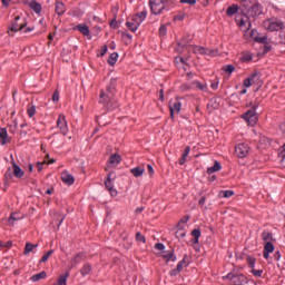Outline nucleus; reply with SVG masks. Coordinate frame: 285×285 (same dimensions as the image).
<instances>
[{"label":"nucleus","mask_w":285,"mask_h":285,"mask_svg":"<svg viewBox=\"0 0 285 285\" xmlns=\"http://www.w3.org/2000/svg\"><path fill=\"white\" fill-rule=\"evenodd\" d=\"M170 117H175V112H177V115H179V112H181V102L176 101L174 102L170 107Z\"/></svg>","instance_id":"15"},{"label":"nucleus","mask_w":285,"mask_h":285,"mask_svg":"<svg viewBox=\"0 0 285 285\" xmlns=\"http://www.w3.org/2000/svg\"><path fill=\"white\" fill-rule=\"evenodd\" d=\"M118 58H119V53L117 52L111 53L107 60L109 66H115V63H117Z\"/></svg>","instance_id":"32"},{"label":"nucleus","mask_w":285,"mask_h":285,"mask_svg":"<svg viewBox=\"0 0 285 285\" xmlns=\"http://www.w3.org/2000/svg\"><path fill=\"white\" fill-rule=\"evenodd\" d=\"M240 61L245 63V61H253V55L252 53H243L240 57Z\"/></svg>","instance_id":"47"},{"label":"nucleus","mask_w":285,"mask_h":285,"mask_svg":"<svg viewBox=\"0 0 285 285\" xmlns=\"http://www.w3.org/2000/svg\"><path fill=\"white\" fill-rule=\"evenodd\" d=\"M136 17H138L139 19H141L142 22H144V21H146V17H148V11L144 10V11H141V12H138V13H136Z\"/></svg>","instance_id":"52"},{"label":"nucleus","mask_w":285,"mask_h":285,"mask_svg":"<svg viewBox=\"0 0 285 285\" xmlns=\"http://www.w3.org/2000/svg\"><path fill=\"white\" fill-rule=\"evenodd\" d=\"M83 259H86V253L79 252L78 254H76L70 261L71 268H77V265L81 264Z\"/></svg>","instance_id":"9"},{"label":"nucleus","mask_w":285,"mask_h":285,"mask_svg":"<svg viewBox=\"0 0 285 285\" xmlns=\"http://www.w3.org/2000/svg\"><path fill=\"white\" fill-rule=\"evenodd\" d=\"M37 246H39V245L32 244V243H26L23 255H30V253H32V250H35V248H37Z\"/></svg>","instance_id":"24"},{"label":"nucleus","mask_w":285,"mask_h":285,"mask_svg":"<svg viewBox=\"0 0 285 285\" xmlns=\"http://www.w3.org/2000/svg\"><path fill=\"white\" fill-rule=\"evenodd\" d=\"M255 35V30H252V39H254V41H256L257 43H266L268 41L267 37H254Z\"/></svg>","instance_id":"33"},{"label":"nucleus","mask_w":285,"mask_h":285,"mask_svg":"<svg viewBox=\"0 0 285 285\" xmlns=\"http://www.w3.org/2000/svg\"><path fill=\"white\" fill-rule=\"evenodd\" d=\"M167 28L166 24H161L159 28V35L160 37H166Z\"/></svg>","instance_id":"56"},{"label":"nucleus","mask_w":285,"mask_h":285,"mask_svg":"<svg viewBox=\"0 0 285 285\" xmlns=\"http://www.w3.org/2000/svg\"><path fill=\"white\" fill-rule=\"evenodd\" d=\"M284 28V22H269L268 30L272 32H278V30H282Z\"/></svg>","instance_id":"17"},{"label":"nucleus","mask_w":285,"mask_h":285,"mask_svg":"<svg viewBox=\"0 0 285 285\" xmlns=\"http://www.w3.org/2000/svg\"><path fill=\"white\" fill-rule=\"evenodd\" d=\"M223 72H226L227 75H233L235 70V66L233 65H225L222 67Z\"/></svg>","instance_id":"35"},{"label":"nucleus","mask_w":285,"mask_h":285,"mask_svg":"<svg viewBox=\"0 0 285 285\" xmlns=\"http://www.w3.org/2000/svg\"><path fill=\"white\" fill-rule=\"evenodd\" d=\"M136 239L142 244H146V236H144L140 232L136 233Z\"/></svg>","instance_id":"53"},{"label":"nucleus","mask_w":285,"mask_h":285,"mask_svg":"<svg viewBox=\"0 0 285 285\" xmlns=\"http://www.w3.org/2000/svg\"><path fill=\"white\" fill-rule=\"evenodd\" d=\"M19 214L17 213H11L10 217L8 218V226H14V222H19V219H21V217L17 216Z\"/></svg>","instance_id":"27"},{"label":"nucleus","mask_w":285,"mask_h":285,"mask_svg":"<svg viewBox=\"0 0 285 285\" xmlns=\"http://www.w3.org/2000/svg\"><path fill=\"white\" fill-rule=\"evenodd\" d=\"M130 173L136 177H141L144 173H146V169L144 167H135L130 169Z\"/></svg>","instance_id":"21"},{"label":"nucleus","mask_w":285,"mask_h":285,"mask_svg":"<svg viewBox=\"0 0 285 285\" xmlns=\"http://www.w3.org/2000/svg\"><path fill=\"white\" fill-rule=\"evenodd\" d=\"M161 257L165 259V262H170V258L173 257V250L163 252Z\"/></svg>","instance_id":"49"},{"label":"nucleus","mask_w":285,"mask_h":285,"mask_svg":"<svg viewBox=\"0 0 285 285\" xmlns=\"http://www.w3.org/2000/svg\"><path fill=\"white\" fill-rule=\"evenodd\" d=\"M114 179H117V176L115 175V171H110L105 180V186L110 193L111 197H117V189H115V185L112 184Z\"/></svg>","instance_id":"5"},{"label":"nucleus","mask_w":285,"mask_h":285,"mask_svg":"<svg viewBox=\"0 0 285 285\" xmlns=\"http://www.w3.org/2000/svg\"><path fill=\"white\" fill-rule=\"evenodd\" d=\"M107 52H108V46L104 45L101 47V52H100L99 57H105Z\"/></svg>","instance_id":"58"},{"label":"nucleus","mask_w":285,"mask_h":285,"mask_svg":"<svg viewBox=\"0 0 285 285\" xmlns=\"http://www.w3.org/2000/svg\"><path fill=\"white\" fill-rule=\"evenodd\" d=\"M80 273L83 277H86V275H90V273H92V266L89 263L85 264L80 269Z\"/></svg>","instance_id":"25"},{"label":"nucleus","mask_w":285,"mask_h":285,"mask_svg":"<svg viewBox=\"0 0 285 285\" xmlns=\"http://www.w3.org/2000/svg\"><path fill=\"white\" fill-rule=\"evenodd\" d=\"M237 12H239V6H237V4H232L226 10L227 17H233V16L237 14Z\"/></svg>","instance_id":"20"},{"label":"nucleus","mask_w":285,"mask_h":285,"mask_svg":"<svg viewBox=\"0 0 285 285\" xmlns=\"http://www.w3.org/2000/svg\"><path fill=\"white\" fill-rule=\"evenodd\" d=\"M110 28H117V16L110 21Z\"/></svg>","instance_id":"64"},{"label":"nucleus","mask_w":285,"mask_h":285,"mask_svg":"<svg viewBox=\"0 0 285 285\" xmlns=\"http://www.w3.org/2000/svg\"><path fill=\"white\" fill-rule=\"evenodd\" d=\"M61 181H63V184H67V186H72V184H75V176L69 174L68 171H63L61 174Z\"/></svg>","instance_id":"11"},{"label":"nucleus","mask_w":285,"mask_h":285,"mask_svg":"<svg viewBox=\"0 0 285 285\" xmlns=\"http://www.w3.org/2000/svg\"><path fill=\"white\" fill-rule=\"evenodd\" d=\"M155 248H156V250H164V248H166V246H164L163 243H157V244L155 245Z\"/></svg>","instance_id":"63"},{"label":"nucleus","mask_w":285,"mask_h":285,"mask_svg":"<svg viewBox=\"0 0 285 285\" xmlns=\"http://www.w3.org/2000/svg\"><path fill=\"white\" fill-rule=\"evenodd\" d=\"M169 0H149L151 14L158 16L166 10Z\"/></svg>","instance_id":"2"},{"label":"nucleus","mask_w":285,"mask_h":285,"mask_svg":"<svg viewBox=\"0 0 285 285\" xmlns=\"http://www.w3.org/2000/svg\"><path fill=\"white\" fill-rule=\"evenodd\" d=\"M191 235L194 239H199L202 237V230L199 228L193 229Z\"/></svg>","instance_id":"50"},{"label":"nucleus","mask_w":285,"mask_h":285,"mask_svg":"<svg viewBox=\"0 0 285 285\" xmlns=\"http://www.w3.org/2000/svg\"><path fill=\"white\" fill-rule=\"evenodd\" d=\"M73 30H79L85 37H90V28L87 24H78L73 27Z\"/></svg>","instance_id":"14"},{"label":"nucleus","mask_w":285,"mask_h":285,"mask_svg":"<svg viewBox=\"0 0 285 285\" xmlns=\"http://www.w3.org/2000/svg\"><path fill=\"white\" fill-rule=\"evenodd\" d=\"M278 156L282 157V159H284V157H285V144L281 147V151L278 153Z\"/></svg>","instance_id":"62"},{"label":"nucleus","mask_w":285,"mask_h":285,"mask_svg":"<svg viewBox=\"0 0 285 285\" xmlns=\"http://www.w3.org/2000/svg\"><path fill=\"white\" fill-rule=\"evenodd\" d=\"M181 271H184V267H183V265H180V263H178V264H177V268L171 269V271L169 272V275H170L171 277H177V275H178L179 273H181Z\"/></svg>","instance_id":"30"},{"label":"nucleus","mask_w":285,"mask_h":285,"mask_svg":"<svg viewBox=\"0 0 285 285\" xmlns=\"http://www.w3.org/2000/svg\"><path fill=\"white\" fill-rule=\"evenodd\" d=\"M126 26H127L128 30H130L131 32H137V29L139 28V27H137V24L134 23L132 21H127V22H126Z\"/></svg>","instance_id":"42"},{"label":"nucleus","mask_w":285,"mask_h":285,"mask_svg":"<svg viewBox=\"0 0 285 285\" xmlns=\"http://www.w3.org/2000/svg\"><path fill=\"white\" fill-rule=\"evenodd\" d=\"M246 262H247L249 268L253 269V268H255V263L257 262V259H256L255 257L248 255V256L246 257Z\"/></svg>","instance_id":"38"},{"label":"nucleus","mask_w":285,"mask_h":285,"mask_svg":"<svg viewBox=\"0 0 285 285\" xmlns=\"http://www.w3.org/2000/svg\"><path fill=\"white\" fill-rule=\"evenodd\" d=\"M244 86H245V88H250V86H253L252 80H250L249 78H246V79L244 80Z\"/></svg>","instance_id":"61"},{"label":"nucleus","mask_w":285,"mask_h":285,"mask_svg":"<svg viewBox=\"0 0 285 285\" xmlns=\"http://www.w3.org/2000/svg\"><path fill=\"white\" fill-rule=\"evenodd\" d=\"M259 77H261V73L259 71H254L249 77V81H252L253 83H257V81H259Z\"/></svg>","instance_id":"36"},{"label":"nucleus","mask_w":285,"mask_h":285,"mask_svg":"<svg viewBox=\"0 0 285 285\" xmlns=\"http://www.w3.org/2000/svg\"><path fill=\"white\" fill-rule=\"evenodd\" d=\"M222 168V164L219 161H215L213 167L207 168V175H213V173H218Z\"/></svg>","instance_id":"23"},{"label":"nucleus","mask_w":285,"mask_h":285,"mask_svg":"<svg viewBox=\"0 0 285 285\" xmlns=\"http://www.w3.org/2000/svg\"><path fill=\"white\" fill-rule=\"evenodd\" d=\"M52 101L57 104L59 101V90H56L52 95Z\"/></svg>","instance_id":"59"},{"label":"nucleus","mask_w":285,"mask_h":285,"mask_svg":"<svg viewBox=\"0 0 285 285\" xmlns=\"http://www.w3.org/2000/svg\"><path fill=\"white\" fill-rule=\"evenodd\" d=\"M178 264H180L183 268H187V266H189L190 264V261H188V255L185 254L183 259Z\"/></svg>","instance_id":"44"},{"label":"nucleus","mask_w":285,"mask_h":285,"mask_svg":"<svg viewBox=\"0 0 285 285\" xmlns=\"http://www.w3.org/2000/svg\"><path fill=\"white\" fill-rule=\"evenodd\" d=\"M12 164V173H13V177H17L18 179H21V177H23V175H26V171H23V169H21V167H19V165H17V163H14V160L11 161Z\"/></svg>","instance_id":"12"},{"label":"nucleus","mask_w":285,"mask_h":285,"mask_svg":"<svg viewBox=\"0 0 285 285\" xmlns=\"http://www.w3.org/2000/svg\"><path fill=\"white\" fill-rule=\"evenodd\" d=\"M275 250V245H273L271 242H267L264 245V252L265 253H273Z\"/></svg>","instance_id":"39"},{"label":"nucleus","mask_w":285,"mask_h":285,"mask_svg":"<svg viewBox=\"0 0 285 285\" xmlns=\"http://www.w3.org/2000/svg\"><path fill=\"white\" fill-rule=\"evenodd\" d=\"M263 242H273V234L271 232H263L262 234Z\"/></svg>","instance_id":"37"},{"label":"nucleus","mask_w":285,"mask_h":285,"mask_svg":"<svg viewBox=\"0 0 285 285\" xmlns=\"http://www.w3.org/2000/svg\"><path fill=\"white\" fill-rule=\"evenodd\" d=\"M14 173L12 171V167H9L4 174V184L8 185L10 184Z\"/></svg>","instance_id":"26"},{"label":"nucleus","mask_w":285,"mask_h":285,"mask_svg":"<svg viewBox=\"0 0 285 285\" xmlns=\"http://www.w3.org/2000/svg\"><path fill=\"white\" fill-rule=\"evenodd\" d=\"M248 14L250 17H259V14H262V4L255 2L254 4H252L248 9Z\"/></svg>","instance_id":"10"},{"label":"nucleus","mask_w":285,"mask_h":285,"mask_svg":"<svg viewBox=\"0 0 285 285\" xmlns=\"http://www.w3.org/2000/svg\"><path fill=\"white\" fill-rule=\"evenodd\" d=\"M66 12V4H63V2L57 0L56 1V13L59 14V17H61V14H65Z\"/></svg>","instance_id":"19"},{"label":"nucleus","mask_w":285,"mask_h":285,"mask_svg":"<svg viewBox=\"0 0 285 285\" xmlns=\"http://www.w3.org/2000/svg\"><path fill=\"white\" fill-rule=\"evenodd\" d=\"M47 274L46 272H40L38 274H35L33 276H31V282H39L40 279H46Z\"/></svg>","instance_id":"29"},{"label":"nucleus","mask_w":285,"mask_h":285,"mask_svg":"<svg viewBox=\"0 0 285 285\" xmlns=\"http://www.w3.org/2000/svg\"><path fill=\"white\" fill-rule=\"evenodd\" d=\"M226 279H229L230 284L233 285H246L248 284V279L246 278V276H244V274H228L226 276Z\"/></svg>","instance_id":"6"},{"label":"nucleus","mask_w":285,"mask_h":285,"mask_svg":"<svg viewBox=\"0 0 285 285\" xmlns=\"http://www.w3.org/2000/svg\"><path fill=\"white\" fill-rule=\"evenodd\" d=\"M117 87V78H111L109 86H107L106 90H111L115 92V88Z\"/></svg>","instance_id":"43"},{"label":"nucleus","mask_w":285,"mask_h":285,"mask_svg":"<svg viewBox=\"0 0 285 285\" xmlns=\"http://www.w3.org/2000/svg\"><path fill=\"white\" fill-rule=\"evenodd\" d=\"M193 86H196V88L198 90H202L203 92H206V90H208V87L206 86V83L200 82V81H194Z\"/></svg>","instance_id":"34"},{"label":"nucleus","mask_w":285,"mask_h":285,"mask_svg":"<svg viewBox=\"0 0 285 285\" xmlns=\"http://www.w3.org/2000/svg\"><path fill=\"white\" fill-rule=\"evenodd\" d=\"M99 104H102L107 110H115L117 108V100H115V91L110 89L101 90L99 95Z\"/></svg>","instance_id":"1"},{"label":"nucleus","mask_w":285,"mask_h":285,"mask_svg":"<svg viewBox=\"0 0 285 285\" xmlns=\"http://www.w3.org/2000/svg\"><path fill=\"white\" fill-rule=\"evenodd\" d=\"M220 195H222V197H225V199H228L229 197H233V195H235V191H233V190H222Z\"/></svg>","instance_id":"48"},{"label":"nucleus","mask_w":285,"mask_h":285,"mask_svg":"<svg viewBox=\"0 0 285 285\" xmlns=\"http://www.w3.org/2000/svg\"><path fill=\"white\" fill-rule=\"evenodd\" d=\"M180 3H188V6H195V3H197V0H180Z\"/></svg>","instance_id":"60"},{"label":"nucleus","mask_w":285,"mask_h":285,"mask_svg":"<svg viewBox=\"0 0 285 285\" xmlns=\"http://www.w3.org/2000/svg\"><path fill=\"white\" fill-rule=\"evenodd\" d=\"M237 24L239 26V28H244V26H247V30H250V22L248 21V18H240V19H236Z\"/></svg>","instance_id":"22"},{"label":"nucleus","mask_w":285,"mask_h":285,"mask_svg":"<svg viewBox=\"0 0 285 285\" xmlns=\"http://www.w3.org/2000/svg\"><path fill=\"white\" fill-rule=\"evenodd\" d=\"M57 128H59L61 135H68V122L65 115H59L57 119Z\"/></svg>","instance_id":"8"},{"label":"nucleus","mask_w":285,"mask_h":285,"mask_svg":"<svg viewBox=\"0 0 285 285\" xmlns=\"http://www.w3.org/2000/svg\"><path fill=\"white\" fill-rule=\"evenodd\" d=\"M190 219V216H184L183 218H180V220L178 222V226H181V224H188V220Z\"/></svg>","instance_id":"57"},{"label":"nucleus","mask_w":285,"mask_h":285,"mask_svg":"<svg viewBox=\"0 0 285 285\" xmlns=\"http://www.w3.org/2000/svg\"><path fill=\"white\" fill-rule=\"evenodd\" d=\"M257 105H253L242 117L247 121L248 126H255L258 121L257 117Z\"/></svg>","instance_id":"3"},{"label":"nucleus","mask_w":285,"mask_h":285,"mask_svg":"<svg viewBox=\"0 0 285 285\" xmlns=\"http://www.w3.org/2000/svg\"><path fill=\"white\" fill-rule=\"evenodd\" d=\"M198 52H199V55H208V56H210V55H213V52H215V51L212 50V49H206V48H204V47H198Z\"/></svg>","instance_id":"41"},{"label":"nucleus","mask_w":285,"mask_h":285,"mask_svg":"<svg viewBox=\"0 0 285 285\" xmlns=\"http://www.w3.org/2000/svg\"><path fill=\"white\" fill-rule=\"evenodd\" d=\"M190 154V147H186L180 159H179V165L184 166V164H186V157H188V155Z\"/></svg>","instance_id":"28"},{"label":"nucleus","mask_w":285,"mask_h":285,"mask_svg":"<svg viewBox=\"0 0 285 285\" xmlns=\"http://www.w3.org/2000/svg\"><path fill=\"white\" fill-rule=\"evenodd\" d=\"M29 8H31L36 14H41V10H43L41 3L37 2V0H31Z\"/></svg>","instance_id":"18"},{"label":"nucleus","mask_w":285,"mask_h":285,"mask_svg":"<svg viewBox=\"0 0 285 285\" xmlns=\"http://www.w3.org/2000/svg\"><path fill=\"white\" fill-rule=\"evenodd\" d=\"M250 150V147H248L246 144H238L235 147V155L236 157H238L239 159H244L245 157L248 156V153Z\"/></svg>","instance_id":"7"},{"label":"nucleus","mask_w":285,"mask_h":285,"mask_svg":"<svg viewBox=\"0 0 285 285\" xmlns=\"http://www.w3.org/2000/svg\"><path fill=\"white\" fill-rule=\"evenodd\" d=\"M26 26L27 23L21 21V17L17 16L11 22V26L9 27L8 35L12 37V32H20V30H23V28H26Z\"/></svg>","instance_id":"4"},{"label":"nucleus","mask_w":285,"mask_h":285,"mask_svg":"<svg viewBox=\"0 0 285 285\" xmlns=\"http://www.w3.org/2000/svg\"><path fill=\"white\" fill-rule=\"evenodd\" d=\"M0 139L1 140V145L6 146V144H10L11 139L10 137H8V129L7 128H1L0 127Z\"/></svg>","instance_id":"13"},{"label":"nucleus","mask_w":285,"mask_h":285,"mask_svg":"<svg viewBox=\"0 0 285 285\" xmlns=\"http://www.w3.org/2000/svg\"><path fill=\"white\" fill-rule=\"evenodd\" d=\"M108 163H109L111 166H119V164H121V155H119V154H112V155L109 157Z\"/></svg>","instance_id":"16"},{"label":"nucleus","mask_w":285,"mask_h":285,"mask_svg":"<svg viewBox=\"0 0 285 285\" xmlns=\"http://www.w3.org/2000/svg\"><path fill=\"white\" fill-rule=\"evenodd\" d=\"M55 254V249H50L49 252H47L40 259V264H46V262H48L50 259V257H52V255Z\"/></svg>","instance_id":"31"},{"label":"nucleus","mask_w":285,"mask_h":285,"mask_svg":"<svg viewBox=\"0 0 285 285\" xmlns=\"http://www.w3.org/2000/svg\"><path fill=\"white\" fill-rule=\"evenodd\" d=\"M175 235H176V238L177 239H184V237H186V230H184V228H179L176 233H175Z\"/></svg>","instance_id":"46"},{"label":"nucleus","mask_w":285,"mask_h":285,"mask_svg":"<svg viewBox=\"0 0 285 285\" xmlns=\"http://www.w3.org/2000/svg\"><path fill=\"white\" fill-rule=\"evenodd\" d=\"M186 19V13H178L174 16V21H184Z\"/></svg>","instance_id":"55"},{"label":"nucleus","mask_w":285,"mask_h":285,"mask_svg":"<svg viewBox=\"0 0 285 285\" xmlns=\"http://www.w3.org/2000/svg\"><path fill=\"white\" fill-rule=\"evenodd\" d=\"M131 21L136 23L138 28L141 26V23H144L142 20L136 14L131 18Z\"/></svg>","instance_id":"54"},{"label":"nucleus","mask_w":285,"mask_h":285,"mask_svg":"<svg viewBox=\"0 0 285 285\" xmlns=\"http://www.w3.org/2000/svg\"><path fill=\"white\" fill-rule=\"evenodd\" d=\"M250 273L254 275V277H262L264 275V269H255L253 268Z\"/></svg>","instance_id":"51"},{"label":"nucleus","mask_w":285,"mask_h":285,"mask_svg":"<svg viewBox=\"0 0 285 285\" xmlns=\"http://www.w3.org/2000/svg\"><path fill=\"white\" fill-rule=\"evenodd\" d=\"M28 117H35L37 115V107L35 105L29 106L27 109Z\"/></svg>","instance_id":"40"},{"label":"nucleus","mask_w":285,"mask_h":285,"mask_svg":"<svg viewBox=\"0 0 285 285\" xmlns=\"http://www.w3.org/2000/svg\"><path fill=\"white\" fill-rule=\"evenodd\" d=\"M178 264H180L183 268H187V266H189L190 264V261H188V255L185 254L183 259Z\"/></svg>","instance_id":"45"}]
</instances>
